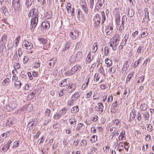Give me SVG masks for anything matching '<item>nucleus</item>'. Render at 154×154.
I'll return each mask as SVG.
<instances>
[{
    "instance_id": "f257e3e1",
    "label": "nucleus",
    "mask_w": 154,
    "mask_h": 154,
    "mask_svg": "<svg viewBox=\"0 0 154 154\" xmlns=\"http://www.w3.org/2000/svg\"><path fill=\"white\" fill-rule=\"evenodd\" d=\"M71 43L70 42H69L67 41L66 43L64 45V46L63 47L62 51H68V53H67V55L68 56H70L71 54H72V49L70 47V44Z\"/></svg>"
},
{
    "instance_id": "f03ea898",
    "label": "nucleus",
    "mask_w": 154,
    "mask_h": 154,
    "mask_svg": "<svg viewBox=\"0 0 154 154\" xmlns=\"http://www.w3.org/2000/svg\"><path fill=\"white\" fill-rule=\"evenodd\" d=\"M39 12L38 9L35 8H33L30 10L28 14V17L29 18L31 17L38 18Z\"/></svg>"
},
{
    "instance_id": "7ed1b4c3",
    "label": "nucleus",
    "mask_w": 154,
    "mask_h": 154,
    "mask_svg": "<svg viewBox=\"0 0 154 154\" xmlns=\"http://www.w3.org/2000/svg\"><path fill=\"white\" fill-rule=\"evenodd\" d=\"M130 117L131 119V117H132V119L135 120L137 119L138 121H140L141 119V115L139 112L137 113L135 112L131 113Z\"/></svg>"
},
{
    "instance_id": "20e7f679",
    "label": "nucleus",
    "mask_w": 154,
    "mask_h": 154,
    "mask_svg": "<svg viewBox=\"0 0 154 154\" xmlns=\"http://www.w3.org/2000/svg\"><path fill=\"white\" fill-rule=\"evenodd\" d=\"M38 18L32 17L31 20L30 29L32 30H34V28L37 25L38 22Z\"/></svg>"
},
{
    "instance_id": "39448f33",
    "label": "nucleus",
    "mask_w": 154,
    "mask_h": 154,
    "mask_svg": "<svg viewBox=\"0 0 154 154\" xmlns=\"http://www.w3.org/2000/svg\"><path fill=\"white\" fill-rule=\"evenodd\" d=\"M101 18L100 15L98 14H97L95 17L94 18V26L97 27L99 25L100 22Z\"/></svg>"
},
{
    "instance_id": "423d86ee",
    "label": "nucleus",
    "mask_w": 154,
    "mask_h": 154,
    "mask_svg": "<svg viewBox=\"0 0 154 154\" xmlns=\"http://www.w3.org/2000/svg\"><path fill=\"white\" fill-rule=\"evenodd\" d=\"M33 109L32 105L30 104L24 106L22 108V110H25L26 112H30Z\"/></svg>"
},
{
    "instance_id": "0eeeda50",
    "label": "nucleus",
    "mask_w": 154,
    "mask_h": 154,
    "mask_svg": "<svg viewBox=\"0 0 154 154\" xmlns=\"http://www.w3.org/2000/svg\"><path fill=\"white\" fill-rule=\"evenodd\" d=\"M66 10L69 14H70L72 16L74 15L73 13H74V8H72L71 5L70 3H68L66 7Z\"/></svg>"
},
{
    "instance_id": "6e6552de",
    "label": "nucleus",
    "mask_w": 154,
    "mask_h": 154,
    "mask_svg": "<svg viewBox=\"0 0 154 154\" xmlns=\"http://www.w3.org/2000/svg\"><path fill=\"white\" fill-rule=\"evenodd\" d=\"M24 44L23 45L25 49L29 50L32 48L33 45L31 42H29L25 40L23 42Z\"/></svg>"
},
{
    "instance_id": "1a4fd4ad",
    "label": "nucleus",
    "mask_w": 154,
    "mask_h": 154,
    "mask_svg": "<svg viewBox=\"0 0 154 154\" xmlns=\"http://www.w3.org/2000/svg\"><path fill=\"white\" fill-rule=\"evenodd\" d=\"M57 60L54 58H52L51 60L48 61L47 62L49 65V68H51L53 67L56 61Z\"/></svg>"
},
{
    "instance_id": "9d476101",
    "label": "nucleus",
    "mask_w": 154,
    "mask_h": 154,
    "mask_svg": "<svg viewBox=\"0 0 154 154\" xmlns=\"http://www.w3.org/2000/svg\"><path fill=\"white\" fill-rule=\"evenodd\" d=\"M69 36L73 39H75L79 36V33L77 31L75 30L70 33Z\"/></svg>"
},
{
    "instance_id": "9b49d317",
    "label": "nucleus",
    "mask_w": 154,
    "mask_h": 154,
    "mask_svg": "<svg viewBox=\"0 0 154 154\" xmlns=\"http://www.w3.org/2000/svg\"><path fill=\"white\" fill-rule=\"evenodd\" d=\"M75 84L71 83L69 84L67 88V90L69 92H72L75 88Z\"/></svg>"
},
{
    "instance_id": "f8f14e48",
    "label": "nucleus",
    "mask_w": 154,
    "mask_h": 154,
    "mask_svg": "<svg viewBox=\"0 0 154 154\" xmlns=\"http://www.w3.org/2000/svg\"><path fill=\"white\" fill-rule=\"evenodd\" d=\"M82 57V52L78 51L75 55V57L76 61H78L81 60Z\"/></svg>"
},
{
    "instance_id": "ddd939ff",
    "label": "nucleus",
    "mask_w": 154,
    "mask_h": 154,
    "mask_svg": "<svg viewBox=\"0 0 154 154\" xmlns=\"http://www.w3.org/2000/svg\"><path fill=\"white\" fill-rule=\"evenodd\" d=\"M81 69V67L79 65L76 64L73 66L72 69L71 70L72 73H74L78 70L79 71Z\"/></svg>"
},
{
    "instance_id": "4468645a",
    "label": "nucleus",
    "mask_w": 154,
    "mask_h": 154,
    "mask_svg": "<svg viewBox=\"0 0 154 154\" xmlns=\"http://www.w3.org/2000/svg\"><path fill=\"white\" fill-rule=\"evenodd\" d=\"M42 26L45 29H48L50 27V24L47 21H45L42 24Z\"/></svg>"
},
{
    "instance_id": "2eb2a0df",
    "label": "nucleus",
    "mask_w": 154,
    "mask_h": 154,
    "mask_svg": "<svg viewBox=\"0 0 154 154\" xmlns=\"http://www.w3.org/2000/svg\"><path fill=\"white\" fill-rule=\"evenodd\" d=\"M7 36L5 35H4L2 37L0 40V45H5L7 40Z\"/></svg>"
},
{
    "instance_id": "dca6fc26",
    "label": "nucleus",
    "mask_w": 154,
    "mask_h": 154,
    "mask_svg": "<svg viewBox=\"0 0 154 154\" xmlns=\"http://www.w3.org/2000/svg\"><path fill=\"white\" fill-rule=\"evenodd\" d=\"M144 50V46L142 45H140L137 49V53L138 54H141L143 52Z\"/></svg>"
},
{
    "instance_id": "f3484780",
    "label": "nucleus",
    "mask_w": 154,
    "mask_h": 154,
    "mask_svg": "<svg viewBox=\"0 0 154 154\" xmlns=\"http://www.w3.org/2000/svg\"><path fill=\"white\" fill-rule=\"evenodd\" d=\"M15 107L16 106L15 105L13 104H12L7 105L6 106L5 108L7 109L8 111H10L14 109Z\"/></svg>"
},
{
    "instance_id": "a211bd4d",
    "label": "nucleus",
    "mask_w": 154,
    "mask_h": 154,
    "mask_svg": "<svg viewBox=\"0 0 154 154\" xmlns=\"http://www.w3.org/2000/svg\"><path fill=\"white\" fill-rule=\"evenodd\" d=\"M115 18L116 24L118 25H119L120 24V15L118 12L116 13Z\"/></svg>"
},
{
    "instance_id": "6ab92c4d",
    "label": "nucleus",
    "mask_w": 154,
    "mask_h": 154,
    "mask_svg": "<svg viewBox=\"0 0 154 154\" xmlns=\"http://www.w3.org/2000/svg\"><path fill=\"white\" fill-rule=\"evenodd\" d=\"M118 44L112 41L110 43L109 45L112 47V49L113 50H116L117 49V45Z\"/></svg>"
},
{
    "instance_id": "aec40b11",
    "label": "nucleus",
    "mask_w": 154,
    "mask_h": 154,
    "mask_svg": "<svg viewBox=\"0 0 154 154\" xmlns=\"http://www.w3.org/2000/svg\"><path fill=\"white\" fill-rule=\"evenodd\" d=\"M10 131H8L6 133H3L0 136L1 139L3 140L5 139L7 137L10 135Z\"/></svg>"
},
{
    "instance_id": "412c9836",
    "label": "nucleus",
    "mask_w": 154,
    "mask_h": 154,
    "mask_svg": "<svg viewBox=\"0 0 154 154\" xmlns=\"http://www.w3.org/2000/svg\"><path fill=\"white\" fill-rule=\"evenodd\" d=\"M2 11L4 15L6 16H8L9 15V14L7 8L4 6L2 8Z\"/></svg>"
},
{
    "instance_id": "4be33fe9",
    "label": "nucleus",
    "mask_w": 154,
    "mask_h": 154,
    "mask_svg": "<svg viewBox=\"0 0 154 154\" xmlns=\"http://www.w3.org/2000/svg\"><path fill=\"white\" fill-rule=\"evenodd\" d=\"M140 108L142 111H145L148 108L147 105L145 103H142L140 105Z\"/></svg>"
},
{
    "instance_id": "5701e85b",
    "label": "nucleus",
    "mask_w": 154,
    "mask_h": 154,
    "mask_svg": "<svg viewBox=\"0 0 154 154\" xmlns=\"http://www.w3.org/2000/svg\"><path fill=\"white\" fill-rule=\"evenodd\" d=\"M34 0H26L25 5L27 8H29L34 2Z\"/></svg>"
},
{
    "instance_id": "b1692460",
    "label": "nucleus",
    "mask_w": 154,
    "mask_h": 154,
    "mask_svg": "<svg viewBox=\"0 0 154 154\" xmlns=\"http://www.w3.org/2000/svg\"><path fill=\"white\" fill-rule=\"evenodd\" d=\"M79 111V109L77 106L72 107L71 110V112L73 113H77Z\"/></svg>"
},
{
    "instance_id": "393cba45",
    "label": "nucleus",
    "mask_w": 154,
    "mask_h": 154,
    "mask_svg": "<svg viewBox=\"0 0 154 154\" xmlns=\"http://www.w3.org/2000/svg\"><path fill=\"white\" fill-rule=\"evenodd\" d=\"M67 85V82L66 79L62 80L59 84V86L60 87H64Z\"/></svg>"
},
{
    "instance_id": "a878e982",
    "label": "nucleus",
    "mask_w": 154,
    "mask_h": 154,
    "mask_svg": "<svg viewBox=\"0 0 154 154\" xmlns=\"http://www.w3.org/2000/svg\"><path fill=\"white\" fill-rule=\"evenodd\" d=\"M52 15V12L48 11L45 14V18L47 19H49L51 18Z\"/></svg>"
},
{
    "instance_id": "bb28decb",
    "label": "nucleus",
    "mask_w": 154,
    "mask_h": 154,
    "mask_svg": "<svg viewBox=\"0 0 154 154\" xmlns=\"http://www.w3.org/2000/svg\"><path fill=\"white\" fill-rule=\"evenodd\" d=\"M38 40L40 43L43 45H45L47 43V41L44 38H38Z\"/></svg>"
},
{
    "instance_id": "cd10ccee",
    "label": "nucleus",
    "mask_w": 154,
    "mask_h": 154,
    "mask_svg": "<svg viewBox=\"0 0 154 154\" xmlns=\"http://www.w3.org/2000/svg\"><path fill=\"white\" fill-rule=\"evenodd\" d=\"M128 61H127L124 63V65H123L122 69L124 71H125L126 72V70H127L128 69L129 67V65L128 64Z\"/></svg>"
},
{
    "instance_id": "c85d7f7f",
    "label": "nucleus",
    "mask_w": 154,
    "mask_h": 154,
    "mask_svg": "<svg viewBox=\"0 0 154 154\" xmlns=\"http://www.w3.org/2000/svg\"><path fill=\"white\" fill-rule=\"evenodd\" d=\"M134 14V11L132 9H128V16L129 17H133Z\"/></svg>"
},
{
    "instance_id": "c756f323",
    "label": "nucleus",
    "mask_w": 154,
    "mask_h": 154,
    "mask_svg": "<svg viewBox=\"0 0 154 154\" xmlns=\"http://www.w3.org/2000/svg\"><path fill=\"white\" fill-rule=\"evenodd\" d=\"M82 9L84 10L85 13L86 14H87L88 13V8L87 7V5L86 3L84 5H82Z\"/></svg>"
},
{
    "instance_id": "7c9ffc66",
    "label": "nucleus",
    "mask_w": 154,
    "mask_h": 154,
    "mask_svg": "<svg viewBox=\"0 0 154 154\" xmlns=\"http://www.w3.org/2000/svg\"><path fill=\"white\" fill-rule=\"evenodd\" d=\"M105 62L108 66H109L112 64L111 60L109 59L108 58L106 59L105 60Z\"/></svg>"
},
{
    "instance_id": "2f4dec72",
    "label": "nucleus",
    "mask_w": 154,
    "mask_h": 154,
    "mask_svg": "<svg viewBox=\"0 0 154 154\" xmlns=\"http://www.w3.org/2000/svg\"><path fill=\"white\" fill-rule=\"evenodd\" d=\"M97 49V45L96 43H94L93 44V46L92 48V51L93 53H95L96 52Z\"/></svg>"
},
{
    "instance_id": "473e14b6",
    "label": "nucleus",
    "mask_w": 154,
    "mask_h": 154,
    "mask_svg": "<svg viewBox=\"0 0 154 154\" xmlns=\"http://www.w3.org/2000/svg\"><path fill=\"white\" fill-rule=\"evenodd\" d=\"M13 60H14L15 61L17 62L19 61V58L18 57L17 51H16L15 54L13 56Z\"/></svg>"
},
{
    "instance_id": "72a5a7b5",
    "label": "nucleus",
    "mask_w": 154,
    "mask_h": 154,
    "mask_svg": "<svg viewBox=\"0 0 154 154\" xmlns=\"http://www.w3.org/2000/svg\"><path fill=\"white\" fill-rule=\"evenodd\" d=\"M69 121L71 125H75L76 124V120L74 118L70 119L69 120Z\"/></svg>"
},
{
    "instance_id": "f704fd0d",
    "label": "nucleus",
    "mask_w": 154,
    "mask_h": 154,
    "mask_svg": "<svg viewBox=\"0 0 154 154\" xmlns=\"http://www.w3.org/2000/svg\"><path fill=\"white\" fill-rule=\"evenodd\" d=\"M101 15L102 16V18H103L102 21L101 23V24H103L104 22L106 20V17L105 16V13L103 11H102L101 12Z\"/></svg>"
},
{
    "instance_id": "c9c22d12",
    "label": "nucleus",
    "mask_w": 154,
    "mask_h": 154,
    "mask_svg": "<svg viewBox=\"0 0 154 154\" xmlns=\"http://www.w3.org/2000/svg\"><path fill=\"white\" fill-rule=\"evenodd\" d=\"M146 126L147 128V130L151 132L153 130V128L152 125L150 124L147 125Z\"/></svg>"
},
{
    "instance_id": "e433bc0d",
    "label": "nucleus",
    "mask_w": 154,
    "mask_h": 154,
    "mask_svg": "<svg viewBox=\"0 0 154 154\" xmlns=\"http://www.w3.org/2000/svg\"><path fill=\"white\" fill-rule=\"evenodd\" d=\"M14 85L17 88H19L21 86V82L19 81H16Z\"/></svg>"
},
{
    "instance_id": "4c0bfd02",
    "label": "nucleus",
    "mask_w": 154,
    "mask_h": 154,
    "mask_svg": "<svg viewBox=\"0 0 154 154\" xmlns=\"http://www.w3.org/2000/svg\"><path fill=\"white\" fill-rule=\"evenodd\" d=\"M6 48L5 45H0V53H2L3 51H5Z\"/></svg>"
},
{
    "instance_id": "58836bf2",
    "label": "nucleus",
    "mask_w": 154,
    "mask_h": 154,
    "mask_svg": "<svg viewBox=\"0 0 154 154\" xmlns=\"http://www.w3.org/2000/svg\"><path fill=\"white\" fill-rule=\"evenodd\" d=\"M20 39V35H19L17 36L15 39V44L16 45V46H17L18 45V44L19 43V42Z\"/></svg>"
},
{
    "instance_id": "ea45409f",
    "label": "nucleus",
    "mask_w": 154,
    "mask_h": 154,
    "mask_svg": "<svg viewBox=\"0 0 154 154\" xmlns=\"http://www.w3.org/2000/svg\"><path fill=\"white\" fill-rule=\"evenodd\" d=\"M100 76L98 73H96L95 74L94 77V81H96V82L98 81L99 79Z\"/></svg>"
},
{
    "instance_id": "a19ab883",
    "label": "nucleus",
    "mask_w": 154,
    "mask_h": 154,
    "mask_svg": "<svg viewBox=\"0 0 154 154\" xmlns=\"http://www.w3.org/2000/svg\"><path fill=\"white\" fill-rule=\"evenodd\" d=\"M91 54L90 52L89 53L87 56V62L90 63L91 60H92L93 58H91Z\"/></svg>"
},
{
    "instance_id": "79ce46f5",
    "label": "nucleus",
    "mask_w": 154,
    "mask_h": 154,
    "mask_svg": "<svg viewBox=\"0 0 154 154\" xmlns=\"http://www.w3.org/2000/svg\"><path fill=\"white\" fill-rule=\"evenodd\" d=\"M110 147L109 146H107L105 147H103V149L104 150V152L105 153H108L109 152Z\"/></svg>"
},
{
    "instance_id": "37998d69",
    "label": "nucleus",
    "mask_w": 154,
    "mask_h": 154,
    "mask_svg": "<svg viewBox=\"0 0 154 154\" xmlns=\"http://www.w3.org/2000/svg\"><path fill=\"white\" fill-rule=\"evenodd\" d=\"M40 63L38 62H35L33 64V66L35 68H38L40 66Z\"/></svg>"
},
{
    "instance_id": "c03bdc74",
    "label": "nucleus",
    "mask_w": 154,
    "mask_h": 154,
    "mask_svg": "<svg viewBox=\"0 0 154 154\" xmlns=\"http://www.w3.org/2000/svg\"><path fill=\"white\" fill-rule=\"evenodd\" d=\"M144 118L146 120H148L149 119V115L148 112H146L144 114Z\"/></svg>"
},
{
    "instance_id": "a18cd8bd",
    "label": "nucleus",
    "mask_w": 154,
    "mask_h": 154,
    "mask_svg": "<svg viewBox=\"0 0 154 154\" xmlns=\"http://www.w3.org/2000/svg\"><path fill=\"white\" fill-rule=\"evenodd\" d=\"M98 107H99V108H100V112H101V111H103V106L102 104L100 103H98V106H97Z\"/></svg>"
},
{
    "instance_id": "49530a36",
    "label": "nucleus",
    "mask_w": 154,
    "mask_h": 154,
    "mask_svg": "<svg viewBox=\"0 0 154 154\" xmlns=\"http://www.w3.org/2000/svg\"><path fill=\"white\" fill-rule=\"evenodd\" d=\"M112 123L114 125H118L119 124H120V121L119 119H116L112 121Z\"/></svg>"
},
{
    "instance_id": "de8ad7c7",
    "label": "nucleus",
    "mask_w": 154,
    "mask_h": 154,
    "mask_svg": "<svg viewBox=\"0 0 154 154\" xmlns=\"http://www.w3.org/2000/svg\"><path fill=\"white\" fill-rule=\"evenodd\" d=\"M69 61L71 63H73L76 61V60L75 58H74V57L73 56H71Z\"/></svg>"
},
{
    "instance_id": "09e8293b",
    "label": "nucleus",
    "mask_w": 154,
    "mask_h": 154,
    "mask_svg": "<svg viewBox=\"0 0 154 154\" xmlns=\"http://www.w3.org/2000/svg\"><path fill=\"white\" fill-rule=\"evenodd\" d=\"M67 109L66 108H64L62 109L60 111L61 112V115L65 114Z\"/></svg>"
},
{
    "instance_id": "8fccbe9b",
    "label": "nucleus",
    "mask_w": 154,
    "mask_h": 154,
    "mask_svg": "<svg viewBox=\"0 0 154 154\" xmlns=\"http://www.w3.org/2000/svg\"><path fill=\"white\" fill-rule=\"evenodd\" d=\"M83 125V123H80L79 124L76 128V130L78 131H79L81 128L82 127Z\"/></svg>"
},
{
    "instance_id": "3c124183",
    "label": "nucleus",
    "mask_w": 154,
    "mask_h": 154,
    "mask_svg": "<svg viewBox=\"0 0 154 154\" xmlns=\"http://www.w3.org/2000/svg\"><path fill=\"white\" fill-rule=\"evenodd\" d=\"M90 151L92 153H94L97 151V149L96 148L92 147L91 148Z\"/></svg>"
},
{
    "instance_id": "603ef678",
    "label": "nucleus",
    "mask_w": 154,
    "mask_h": 154,
    "mask_svg": "<svg viewBox=\"0 0 154 154\" xmlns=\"http://www.w3.org/2000/svg\"><path fill=\"white\" fill-rule=\"evenodd\" d=\"M116 70V68L115 67H112L109 70V72L110 73H113Z\"/></svg>"
},
{
    "instance_id": "864d4df0",
    "label": "nucleus",
    "mask_w": 154,
    "mask_h": 154,
    "mask_svg": "<svg viewBox=\"0 0 154 154\" xmlns=\"http://www.w3.org/2000/svg\"><path fill=\"white\" fill-rule=\"evenodd\" d=\"M87 144L86 141V140H82L81 142V145L82 146H85Z\"/></svg>"
},
{
    "instance_id": "5fc2aeb1",
    "label": "nucleus",
    "mask_w": 154,
    "mask_h": 154,
    "mask_svg": "<svg viewBox=\"0 0 154 154\" xmlns=\"http://www.w3.org/2000/svg\"><path fill=\"white\" fill-rule=\"evenodd\" d=\"M28 125H30L29 127V129H32L33 126H35V123H34L32 122H30L29 123Z\"/></svg>"
},
{
    "instance_id": "6e6d98bb",
    "label": "nucleus",
    "mask_w": 154,
    "mask_h": 154,
    "mask_svg": "<svg viewBox=\"0 0 154 154\" xmlns=\"http://www.w3.org/2000/svg\"><path fill=\"white\" fill-rule=\"evenodd\" d=\"M104 53L106 56L109 53V48L107 47H105L104 48Z\"/></svg>"
},
{
    "instance_id": "4d7b16f0",
    "label": "nucleus",
    "mask_w": 154,
    "mask_h": 154,
    "mask_svg": "<svg viewBox=\"0 0 154 154\" xmlns=\"http://www.w3.org/2000/svg\"><path fill=\"white\" fill-rule=\"evenodd\" d=\"M29 60V58L28 57L25 56L23 58V62L24 63H26Z\"/></svg>"
},
{
    "instance_id": "13d9d810",
    "label": "nucleus",
    "mask_w": 154,
    "mask_h": 154,
    "mask_svg": "<svg viewBox=\"0 0 154 154\" xmlns=\"http://www.w3.org/2000/svg\"><path fill=\"white\" fill-rule=\"evenodd\" d=\"M61 116V115H60L59 114H56L54 115L53 118L55 119H57L60 118Z\"/></svg>"
},
{
    "instance_id": "bf43d9fd",
    "label": "nucleus",
    "mask_w": 154,
    "mask_h": 154,
    "mask_svg": "<svg viewBox=\"0 0 154 154\" xmlns=\"http://www.w3.org/2000/svg\"><path fill=\"white\" fill-rule=\"evenodd\" d=\"M77 11H78V13H77V14H78V15H77V17H80V16H81L82 17L83 16V14H82V12L79 9H77Z\"/></svg>"
},
{
    "instance_id": "052dcab7",
    "label": "nucleus",
    "mask_w": 154,
    "mask_h": 154,
    "mask_svg": "<svg viewBox=\"0 0 154 154\" xmlns=\"http://www.w3.org/2000/svg\"><path fill=\"white\" fill-rule=\"evenodd\" d=\"M88 84L85 82L84 83L81 87V89L83 90L85 89L88 87Z\"/></svg>"
},
{
    "instance_id": "680f3d73",
    "label": "nucleus",
    "mask_w": 154,
    "mask_h": 154,
    "mask_svg": "<svg viewBox=\"0 0 154 154\" xmlns=\"http://www.w3.org/2000/svg\"><path fill=\"white\" fill-rule=\"evenodd\" d=\"M51 112L50 110L48 109H47L45 112V114L46 116H49Z\"/></svg>"
},
{
    "instance_id": "e2e57ef3",
    "label": "nucleus",
    "mask_w": 154,
    "mask_h": 154,
    "mask_svg": "<svg viewBox=\"0 0 154 154\" xmlns=\"http://www.w3.org/2000/svg\"><path fill=\"white\" fill-rule=\"evenodd\" d=\"M11 143V142L8 143L5 145L4 146L5 149V151H7L9 149Z\"/></svg>"
},
{
    "instance_id": "0e129e2a",
    "label": "nucleus",
    "mask_w": 154,
    "mask_h": 154,
    "mask_svg": "<svg viewBox=\"0 0 154 154\" xmlns=\"http://www.w3.org/2000/svg\"><path fill=\"white\" fill-rule=\"evenodd\" d=\"M6 123L7 124H8V125L10 126L12 125L13 122L11 119H10L8 120Z\"/></svg>"
},
{
    "instance_id": "69168bd1",
    "label": "nucleus",
    "mask_w": 154,
    "mask_h": 154,
    "mask_svg": "<svg viewBox=\"0 0 154 154\" xmlns=\"http://www.w3.org/2000/svg\"><path fill=\"white\" fill-rule=\"evenodd\" d=\"M10 79L9 78H7L5 80H4L3 82V85H5V84H6V83H9L10 82Z\"/></svg>"
},
{
    "instance_id": "338daca9",
    "label": "nucleus",
    "mask_w": 154,
    "mask_h": 154,
    "mask_svg": "<svg viewBox=\"0 0 154 154\" xmlns=\"http://www.w3.org/2000/svg\"><path fill=\"white\" fill-rule=\"evenodd\" d=\"M95 137L96 136L95 135H94L91 137L90 138V140L92 142V143L95 142L96 141L97 139H96L95 140Z\"/></svg>"
},
{
    "instance_id": "774afa93",
    "label": "nucleus",
    "mask_w": 154,
    "mask_h": 154,
    "mask_svg": "<svg viewBox=\"0 0 154 154\" xmlns=\"http://www.w3.org/2000/svg\"><path fill=\"white\" fill-rule=\"evenodd\" d=\"M73 74V73L72 72L71 69L70 71H68L65 72L66 75L68 76L71 75Z\"/></svg>"
}]
</instances>
